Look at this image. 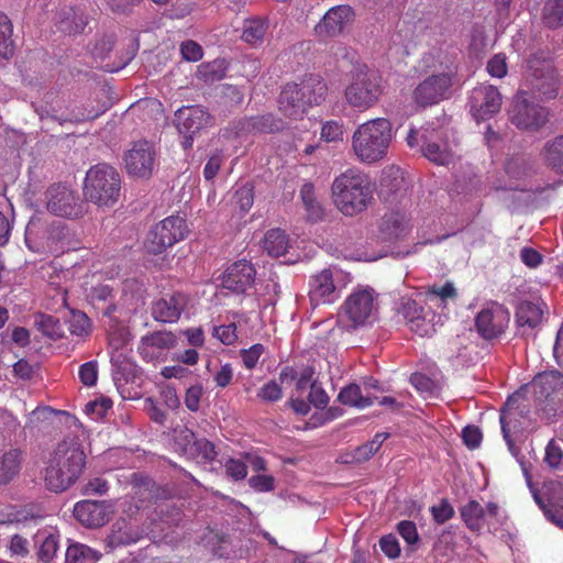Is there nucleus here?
<instances>
[{
  "instance_id": "nucleus-1",
  "label": "nucleus",
  "mask_w": 563,
  "mask_h": 563,
  "mask_svg": "<svg viewBox=\"0 0 563 563\" xmlns=\"http://www.w3.org/2000/svg\"><path fill=\"white\" fill-rule=\"evenodd\" d=\"M86 466V454L77 439L60 441L49 453L44 468V483L49 492L62 493L71 487Z\"/></svg>"
},
{
  "instance_id": "nucleus-2",
  "label": "nucleus",
  "mask_w": 563,
  "mask_h": 563,
  "mask_svg": "<svg viewBox=\"0 0 563 563\" xmlns=\"http://www.w3.org/2000/svg\"><path fill=\"white\" fill-rule=\"evenodd\" d=\"M331 192L338 210L353 217L367 209L374 187L365 173L350 168L334 178Z\"/></svg>"
},
{
  "instance_id": "nucleus-3",
  "label": "nucleus",
  "mask_w": 563,
  "mask_h": 563,
  "mask_svg": "<svg viewBox=\"0 0 563 563\" xmlns=\"http://www.w3.org/2000/svg\"><path fill=\"white\" fill-rule=\"evenodd\" d=\"M327 92V82L320 76H305L300 82H288L283 87L278 109L287 118L301 119L309 108L324 101Z\"/></svg>"
},
{
  "instance_id": "nucleus-4",
  "label": "nucleus",
  "mask_w": 563,
  "mask_h": 563,
  "mask_svg": "<svg viewBox=\"0 0 563 563\" xmlns=\"http://www.w3.org/2000/svg\"><path fill=\"white\" fill-rule=\"evenodd\" d=\"M393 141V125L388 119L376 118L360 124L352 136V150L364 164L382 161Z\"/></svg>"
},
{
  "instance_id": "nucleus-5",
  "label": "nucleus",
  "mask_w": 563,
  "mask_h": 563,
  "mask_svg": "<svg viewBox=\"0 0 563 563\" xmlns=\"http://www.w3.org/2000/svg\"><path fill=\"white\" fill-rule=\"evenodd\" d=\"M121 183V176L114 167L104 163L97 164L86 173L84 196L98 207L111 208L119 200Z\"/></svg>"
},
{
  "instance_id": "nucleus-6",
  "label": "nucleus",
  "mask_w": 563,
  "mask_h": 563,
  "mask_svg": "<svg viewBox=\"0 0 563 563\" xmlns=\"http://www.w3.org/2000/svg\"><path fill=\"white\" fill-rule=\"evenodd\" d=\"M383 90L382 77L363 66L352 73L344 97L350 107L365 111L378 102Z\"/></svg>"
},
{
  "instance_id": "nucleus-7",
  "label": "nucleus",
  "mask_w": 563,
  "mask_h": 563,
  "mask_svg": "<svg viewBox=\"0 0 563 563\" xmlns=\"http://www.w3.org/2000/svg\"><path fill=\"white\" fill-rule=\"evenodd\" d=\"M440 70L433 71L423 79L413 90V100L420 107H428L446 99L456 75V68L452 60L446 58L440 63Z\"/></svg>"
},
{
  "instance_id": "nucleus-8",
  "label": "nucleus",
  "mask_w": 563,
  "mask_h": 563,
  "mask_svg": "<svg viewBox=\"0 0 563 563\" xmlns=\"http://www.w3.org/2000/svg\"><path fill=\"white\" fill-rule=\"evenodd\" d=\"M45 198L47 211L55 217L76 220L88 212L87 202L76 190L66 185H51L45 192Z\"/></svg>"
},
{
  "instance_id": "nucleus-9",
  "label": "nucleus",
  "mask_w": 563,
  "mask_h": 563,
  "mask_svg": "<svg viewBox=\"0 0 563 563\" xmlns=\"http://www.w3.org/2000/svg\"><path fill=\"white\" fill-rule=\"evenodd\" d=\"M188 232L186 219L178 214L169 216L151 229L145 241V247L151 254H162L186 239Z\"/></svg>"
},
{
  "instance_id": "nucleus-10",
  "label": "nucleus",
  "mask_w": 563,
  "mask_h": 563,
  "mask_svg": "<svg viewBox=\"0 0 563 563\" xmlns=\"http://www.w3.org/2000/svg\"><path fill=\"white\" fill-rule=\"evenodd\" d=\"M377 294L371 287L357 288L347 296L342 312L352 328L364 327L376 320L378 312Z\"/></svg>"
},
{
  "instance_id": "nucleus-11",
  "label": "nucleus",
  "mask_w": 563,
  "mask_h": 563,
  "mask_svg": "<svg viewBox=\"0 0 563 563\" xmlns=\"http://www.w3.org/2000/svg\"><path fill=\"white\" fill-rule=\"evenodd\" d=\"M529 406L519 391L509 396L500 410V424L504 440L509 451L516 454L518 449L515 445L512 434L521 433L525 429V420L528 419Z\"/></svg>"
},
{
  "instance_id": "nucleus-12",
  "label": "nucleus",
  "mask_w": 563,
  "mask_h": 563,
  "mask_svg": "<svg viewBox=\"0 0 563 563\" xmlns=\"http://www.w3.org/2000/svg\"><path fill=\"white\" fill-rule=\"evenodd\" d=\"M440 132L433 128H422L421 130L410 129L407 135L409 147L421 146V152L426 158L437 165H448L453 161V153L445 143H438Z\"/></svg>"
},
{
  "instance_id": "nucleus-13",
  "label": "nucleus",
  "mask_w": 563,
  "mask_h": 563,
  "mask_svg": "<svg viewBox=\"0 0 563 563\" xmlns=\"http://www.w3.org/2000/svg\"><path fill=\"white\" fill-rule=\"evenodd\" d=\"M175 124L183 135L181 146L188 150L192 147L195 136L212 125V117L203 107H183L175 113Z\"/></svg>"
},
{
  "instance_id": "nucleus-14",
  "label": "nucleus",
  "mask_w": 563,
  "mask_h": 563,
  "mask_svg": "<svg viewBox=\"0 0 563 563\" xmlns=\"http://www.w3.org/2000/svg\"><path fill=\"white\" fill-rule=\"evenodd\" d=\"M527 82L531 92L544 99H553L558 95V77L552 64L536 56L527 62Z\"/></svg>"
},
{
  "instance_id": "nucleus-15",
  "label": "nucleus",
  "mask_w": 563,
  "mask_h": 563,
  "mask_svg": "<svg viewBox=\"0 0 563 563\" xmlns=\"http://www.w3.org/2000/svg\"><path fill=\"white\" fill-rule=\"evenodd\" d=\"M528 92L520 90L515 97L510 112V121L521 130H539L548 121L545 108L529 102Z\"/></svg>"
},
{
  "instance_id": "nucleus-16",
  "label": "nucleus",
  "mask_w": 563,
  "mask_h": 563,
  "mask_svg": "<svg viewBox=\"0 0 563 563\" xmlns=\"http://www.w3.org/2000/svg\"><path fill=\"white\" fill-rule=\"evenodd\" d=\"M509 321V310L504 305L492 302L477 313L475 327L483 339L493 340L505 332Z\"/></svg>"
},
{
  "instance_id": "nucleus-17",
  "label": "nucleus",
  "mask_w": 563,
  "mask_h": 563,
  "mask_svg": "<svg viewBox=\"0 0 563 563\" xmlns=\"http://www.w3.org/2000/svg\"><path fill=\"white\" fill-rule=\"evenodd\" d=\"M501 103L498 88L486 84L473 88L468 99L470 111L477 122L486 121L498 113Z\"/></svg>"
},
{
  "instance_id": "nucleus-18",
  "label": "nucleus",
  "mask_w": 563,
  "mask_h": 563,
  "mask_svg": "<svg viewBox=\"0 0 563 563\" xmlns=\"http://www.w3.org/2000/svg\"><path fill=\"white\" fill-rule=\"evenodd\" d=\"M530 389L536 400L550 410H555L556 402L563 400V374L559 371H550L538 374L530 383Z\"/></svg>"
},
{
  "instance_id": "nucleus-19",
  "label": "nucleus",
  "mask_w": 563,
  "mask_h": 563,
  "mask_svg": "<svg viewBox=\"0 0 563 563\" xmlns=\"http://www.w3.org/2000/svg\"><path fill=\"white\" fill-rule=\"evenodd\" d=\"M129 175L137 178H150L155 167V151L147 141L133 143L124 156Z\"/></svg>"
},
{
  "instance_id": "nucleus-20",
  "label": "nucleus",
  "mask_w": 563,
  "mask_h": 563,
  "mask_svg": "<svg viewBox=\"0 0 563 563\" xmlns=\"http://www.w3.org/2000/svg\"><path fill=\"white\" fill-rule=\"evenodd\" d=\"M355 12L349 4H340L330 8L322 20L314 26V32L320 38H329L340 35L346 25L354 21Z\"/></svg>"
},
{
  "instance_id": "nucleus-21",
  "label": "nucleus",
  "mask_w": 563,
  "mask_h": 563,
  "mask_svg": "<svg viewBox=\"0 0 563 563\" xmlns=\"http://www.w3.org/2000/svg\"><path fill=\"white\" fill-rule=\"evenodd\" d=\"M188 302V296L181 291L167 292L152 303V317L162 323L177 322Z\"/></svg>"
},
{
  "instance_id": "nucleus-22",
  "label": "nucleus",
  "mask_w": 563,
  "mask_h": 563,
  "mask_svg": "<svg viewBox=\"0 0 563 563\" xmlns=\"http://www.w3.org/2000/svg\"><path fill=\"white\" fill-rule=\"evenodd\" d=\"M461 519L470 531L481 534L488 520L499 515V506L489 501L483 507L477 500L471 499L460 508Z\"/></svg>"
},
{
  "instance_id": "nucleus-23",
  "label": "nucleus",
  "mask_w": 563,
  "mask_h": 563,
  "mask_svg": "<svg viewBox=\"0 0 563 563\" xmlns=\"http://www.w3.org/2000/svg\"><path fill=\"white\" fill-rule=\"evenodd\" d=\"M112 514L111 505L107 501L81 500L75 504L74 516L84 526L99 528L104 526Z\"/></svg>"
},
{
  "instance_id": "nucleus-24",
  "label": "nucleus",
  "mask_w": 563,
  "mask_h": 563,
  "mask_svg": "<svg viewBox=\"0 0 563 563\" xmlns=\"http://www.w3.org/2000/svg\"><path fill=\"white\" fill-rule=\"evenodd\" d=\"M177 443L181 446L184 455L201 463H210L214 461L218 455L212 442L206 439H197L195 433L189 429L179 432Z\"/></svg>"
},
{
  "instance_id": "nucleus-25",
  "label": "nucleus",
  "mask_w": 563,
  "mask_h": 563,
  "mask_svg": "<svg viewBox=\"0 0 563 563\" xmlns=\"http://www.w3.org/2000/svg\"><path fill=\"white\" fill-rule=\"evenodd\" d=\"M255 279V269L253 265L245 261H238L231 264L223 277H222V286L223 288L235 292V294H244L252 285Z\"/></svg>"
},
{
  "instance_id": "nucleus-26",
  "label": "nucleus",
  "mask_w": 563,
  "mask_h": 563,
  "mask_svg": "<svg viewBox=\"0 0 563 563\" xmlns=\"http://www.w3.org/2000/svg\"><path fill=\"white\" fill-rule=\"evenodd\" d=\"M332 271L322 269L320 273L311 276L309 282V299L312 306L331 303L338 298Z\"/></svg>"
},
{
  "instance_id": "nucleus-27",
  "label": "nucleus",
  "mask_w": 563,
  "mask_h": 563,
  "mask_svg": "<svg viewBox=\"0 0 563 563\" xmlns=\"http://www.w3.org/2000/svg\"><path fill=\"white\" fill-rule=\"evenodd\" d=\"M545 310L547 305L543 301L523 300L519 302L515 312L517 327L529 330L538 328L543 321Z\"/></svg>"
},
{
  "instance_id": "nucleus-28",
  "label": "nucleus",
  "mask_w": 563,
  "mask_h": 563,
  "mask_svg": "<svg viewBox=\"0 0 563 563\" xmlns=\"http://www.w3.org/2000/svg\"><path fill=\"white\" fill-rule=\"evenodd\" d=\"M140 538V532L129 521L119 519L111 527L107 537V545L111 549L125 547L137 542Z\"/></svg>"
},
{
  "instance_id": "nucleus-29",
  "label": "nucleus",
  "mask_w": 563,
  "mask_h": 563,
  "mask_svg": "<svg viewBox=\"0 0 563 563\" xmlns=\"http://www.w3.org/2000/svg\"><path fill=\"white\" fill-rule=\"evenodd\" d=\"M382 233L390 241L406 236L411 229L409 219L401 212L386 213L380 223Z\"/></svg>"
},
{
  "instance_id": "nucleus-30",
  "label": "nucleus",
  "mask_w": 563,
  "mask_h": 563,
  "mask_svg": "<svg viewBox=\"0 0 563 563\" xmlns=\"http://www.w3.org/2000/svg\"><path fill=\"white\" fill-rule=\"evenodd\" d=\"M176 344V336L170 331H155L142 336L139 352L143 357H153L150 349L169 350Z\"/></svg>"
},
{
  "instance_id": "nucleus-31",
  "label": "nucleus",
  "mask_w": 563,
  "mask_h": 563,
  "mask_svg": "<svg viewBox=\"0 0 563 563\" xmlns=\"http://www.w3.org/2000/svg\"><path fill=\"white\" fill-rule=\"evenodd\" d=\"M38 544L37 556L44 563H51L59 549V536L49 530H40L34 537Z\"/></svg>"
},
{
  "instance_id": "nucleus-32",
  "label": "nucleus",
  "mask_w": 563,
  "mask_h": 563,
  "mask_svg": "<svg viewBox=\"0 0 563 563\" xmlns=\"http://www.w3.org/2000/svg\"><path fill=\"white\" fill-rule=\"evenodd\" d=\"M22 465V452L11 449L0 454V485L12 481L20 472Z\"/></svg>"
},
{
  "instance_id": "nucleus-33",
  "label": "nucleus",
  "mask_w": 563,
  "mask_h": 563,
  "mask_svg": "<svg viewBox=\"0 0 563 563\" xmlns=\"http://www.w3.org/2000/svg\"><path fill=\"white\" fill-rule=\"evenodd\" d=\"M300 198L307 212V219L310 222H319L324 218V209L317 200L314 186L311 183H305L300 189Z\"/></svg>"
},
{
  "instance_id": "nucleus-34",
  "label": "nucleus",
  "mask_w": 563,
  "mask_h": 563,
  "mask_svg": "<svg viewBox=\"0 0 563 563\" xmlns=\"http://www.w3.org/2000/svg\"><path fill=\"white\" fill-rule=\"evenodd\" d=\"M289 247V239L280 229L268 230L263 240V249L273 257L285 255Z\"/></svg>"
},
{
  "instance_id": "nucleus-35",
  "label": "nucleus",
  "mask_w": 563,
  "mask_h": 563,
  "mask_svg": "<svg viewBox=\"0 0 563 563\" xmlns=\"http://www.w3.org/2000/svg\"><path fill=\"white\" fill-rule=\"evenodd\" d=\"M338 400L346 406L360 409L374 405L372 397L363 396L361 387L357 384L345 386L338 395Z\"/></svg>"
},
{
  "instance_id": "nucleus-36",
  "label": "nucleus",
  "mask_w": 563,
  "mask_h": 563,
  "mask_svg": "<svg viewBox=\"0 0 563 563\" xmlns=\"http://www.w3.org/2000/svg\"><path fill=\"white\" fill-rule=\"evenodd\" d=\"M100 558V552L81 543L69 545L65 554L66 563H96Z\"/></svg>"
},
{
  "instance_id": "nucleus-37",
  "label": "nucleus",
  "mask_w": 563,
  "mask_h": 563,
  "mask_svg": "<svg viewBox=\"0 0 563 563\" xmlns=\"http://www.w3.org/2000/svg\"><path fill=\"white\" fill-rule=\"evenodd\" d=\"M13 25L10 19L0 12V58L9 59L14 53V41L12 38Z\"/></svg>"
},
{
  "instance_id": "nucleus-38",
  "label": "nucleus",
  "mask_w": 563,
  "mask_h": 563,
  "mask_svg": "<svg viewBox=\"0 0 563 563\" xmlns=\"http://www.w3.org/2000/svg\"><path fill=\"white\" fill-rule=\"evenodd\" d=\"M543 156L552 168L563 174V135L547 142L543 148Z\"/></svg>"
},
{
  "instance_id": "nucleus-39",
  "label": "nucleus",
  "mask_w": 563,
  "mask_h": 563,
  "mask_svg": "<svg viewBox=\"0 0 563 563\" xmlns=\"http://www.w3.org/2000/svg\"><path fill=\"white\" fill-rule=\"evenodd\" d=\"M542 20L550 29L563 25V0H545L542 9Z\"/></svg>"
},
{
  "instance_id": "nucleus-40",
  "label": "nucleus",
  "mask_w": 563,
  "mask_h": 563,
  "mask_svg": "<svg viewBox=\"0 0 563 563\" xmlns=\"http://www.w3.org/2000/svg\"><path fill=\"white\" fill-rule=\"evenodd\" d=\"M267 31V23L261 19L245 21L242 38L250 44H256L264 40Z\"/></svg>"
},
{
  "instance_id": "nucleus-41",
  "label": "nucleus",
  "mask_w": 563,
  "mask_h": 563,
  "mask_svg": "<svg viewBox=\"0 0 563 563\" xmlns=\"http://www.w3.org/2000/svg\"><path fill=\"white\" fill-rule=\"evenodd\" d=\"M249 126L260 133H274L283 129V121L276 119L272 113H266L251 118Z\"/></svg>"
},
{
  "instance_id": "nucleus-42",
  "label": "nucleus",
  "mask_w": 563,
  "mask_h": 563,
  "mask_svg": "<svg viewBox=\"0 0 563 563\" xmlns=\"http://www.w3.org/2000/svg\"><path fill=\"white\" fill-rule=\"evenodd\" d=\"M68 330L73 335L85 338L91 332V322L82 311H71L67 320Z\"/></svg>"
},
{
  "instance_id": "nucleus-43",
  "label": "nucleus",
  "mask_w": 563,
  "mask_h": 563,
  "mask_svg": "<svg viewBox=\"0 0 563 563\" xmlns=\"http://www.w3.org/2000/svg\"><path fill=\"white\" fill-rule=\"evenodd\" d=\"M423 310V307L413 299L401 298L397 308V314L401 317L406 325H408L410 323V319H415L417 316L422 313Z\"/></svg>"
},
{
  "instance_id": "nucleus-44",
  "label": "nucleus",
  "mask_w": 563,
  "mask_h": 563,
  "mask_svg": "<svg viewBox=\"0 0 563 563\" xmlns=\"http://www.w3.org/2000/svg\"><path fill=\"white\" fill-rule=\"evenodd\" d=\"M344 124L342 121L329 120L322 124L321 139L325 142H338L343 140Z\"/></svg>"
},
{
  "instance_id": "nucleus-45",
  "label": "nucleus",
  "mask_w": 563,
  "mask_h": 563,
  "mask_svg": "<svg viewBox=\"0 0 563 563\" xmlns=\"http://www.w3.org/2000/svg\"><path fill=\"white\" fill-rule=\"evenodd\" d=\"M544 463L551 470H559L563 462V450L554 439L550 440L544 454Z\"/></svg>"
},
{
  "instance_id": "nucleus-46",
  "label": "nucleus",
  "mask_w": 563,
  "mask_h": 563,
  "mask_svg": "<svg viewBox=\"0 0 563 563\" xmlns=\"http://www.w3.org/2000/svg\"><path fill=\"white\" fill-rule=\"evenodd\" d=\"M407 327L411 332L421 338L431 336L435 332L434 324L426 318L424 311L415 319H410V323Z\"/></svg>"
},
{
  "instance_id": "nucleus-47",
  "label": "nucleus",
  "mask_w": 563,
  "mask_h": 563,
  "mask_svg": "<svg viewBox=\"0 0 563 563\" xmlns=\"http://www.w3.org/2000/svg\"><path fill=\"white\" fill-rule=\"evenodd\" d=\"M98 362L92 360L80 365L78 377L82 385L92 387L98 380Z\"/></svg>"
},
{
  "instance_id": "nucleus-48",
  "label": "nucleus",
  "mask_w": 563,
  "mask_h": 563,
  "mask_svg": "<svg viewBox=\"0 0 563 563\" xmlns=\"http://www.w3.org/2000/svg\"><path fill=\"white\" fill-rule=\"evenodd\" d=\"M397 532L409 547L417 545L420 538L417 526L411 520H401L397 523Z\"/></svg>"
},
{
  "instance_id": "nucleus-49",
  "label": "nucleus",
  "mask_w": 563,
  "mask_h": 563,
  "mask_svg": "<svg viewBox=\"0 0 563 563\" xmlns=\"http://www.w3.org/2000/svg\"><path fill=\"white\" fill-rule=\"evenodd\" d=\"M432 514L433 520L438 525H443L450 519H452L455 515L453 506L449 503L448 499L443 498L437 506H432L430 509Z\"/></svg>"
},
{
  "instance_id": "nucleus-50",
  "label": "nucleus",
  "mask_w": 563,
  "mask_h": 563,
  "mask_svg": "<svg viewBox=\"0 0 563 563\" xmlns=\"http://www.w3.org/2000/svg\"><path fill=\"white\" fill-rule=\"evenodd\" d=\"M234 200L241 211L247 212L254 201L253 187L249 185L241 186L234 192Z\"/></svg>"
},
{
  "instance_id": "nucleus-51",
  "label": "nucleus",
  "mask_w": 563,
  "mask_h": 563,
  "mask_svg": "<svg viewBox=\"0 0 563 563\" xmlns=\"http://www.w3.org/2000/svg\"><path fill=\"white\" fill-rule=\"evenodd\" d=\"M507 57L505 54H495L487 63L486 69L488 74L496 78H503L507 75Z\"/></svg>"
},
{
  "instance_id": "nucleus-52",
  "label": "nucleus",
  "mask_w": 563,
  "mask_h": 563,
  "mask_svg": "<svg viewBox=\"0 0 563 563\" xmlns=\"http://www.w3.org/2000/svg\"><path fill=\"white\" fill-rule=\"evenodd\" d=\"M224 468L228 477H230L234 482L242 481L247 475V466L241 460L229 459L224 464Z\"/></svg>"
},
{
  "instance_id": "nucleus-53",
  "label": "nucleus",
  "mask_w": 563,
  "mask_h": 563,
  "mask_svg": "<svg viewBox=\"0 0 563 563\" xmlns=\"http://www.w3.org/2000/svg\"><path fill=\"white\" fill-rule=\"evenodd\" d=\"M180 53L187 62H198L202 58V47L195 41L188 40L181 43Z\"/></svg>"
},
{
  "instance_id": "nucleus-54",
  "label": "nucleus",
  "mask_w": 563,
  "mask_h": 563,
  "mask_svg": "<svg viewBox=\"0 0 563 563\" xmlns=\"http://www.w3.org/2000/svg\"><path fill=\"white\" fill-rule=\"evenodd\" d=\"M213 335L223 344L231 345L238 340L235 323L223 324L213 328Z\"/></svg>"
},
{
  "instance_id": "nucleus-55",
  "label": "nucleus",
  "mask_w": 563,
  "mask_h": 563,
  "mask_svg": "<svg viewBox=\"0 0 563 563\" xmlns=\"http://www.w3.org/2000/svg\"><path fill=\"white\" fill-rule=\"evenodd\" d=\"M309 404L313 405L318 409H323L329 404V397L324 389L317 384V382L311 383L310 391L308 395Z\"/></svg>"
},
{
  "instance_id": "nucleus-56",
  "label": "nucleus",
  "mask_w": 563,
  "mask_h": 563,
  "mask_svg": "<svg viewBox=\"0 0 563 563\" xmlns=\"http://www.w3.org/2000/svg\"><path fill=\"white\" fill-rule=\"evenodd\" d=\"M111 407V399L101 397L99 399L87 402L85 406V412L87 415H96L97 418H102Z\"/></svg>"
},
{
  "instance_id": "nucleus-57",
  "label": "nucleus",
  "mask_w": 563,
  "mask_h": 563,
  "mask_svg": "<svg viewBox=\"0 0 563 563\" xmlns=\"http://www.w3.org/2000/svg\"><path fill=\"white\" fill-rule=\"evenodd\" d=\"M264 353V346L260 343L241 351V357L246 368L252 369L256 366L258 358Z\"/></svg>"
},
{
  "instance_id": "nucleus-58",
  "label": "nucleus",
  "mask_w": 563,
  "mask_h": 563,
  "mask_svg": "<svg viewBox=\"0 0 563 563\" xmlns=\"http://www.w3.org/2000/svg\"><path fill=\"white\" fill-rule=\"evenodd\" d=\"M462 439L470 450H474L481 445L483 433L478 427L466 426L462 431Z\"/></svg>"
},
{
  "instance_id": "nucleus-59",
  "label": "nucleus",
  "mask_w": 563,
  "mask_h": 563,
  "mask_svg": "<svg viewBox=\"0 0 563 563\" xmlns=\"http://www.w3.org/2000/svg\"><path fill=\"white\" fill-rule=\"evenodd\" d=\"M257 396L265 401H277L283 397V389L275 380H271L262 386Z\"/></svg>"
},
{
  "instance_id": "nucleus-60",
  "label": "nucleus",
  "mask_w": 563,
  "mask_h": 563,
  "mask_svg": "<svg viewBox=\"0 0 563 563\" xmlns=\"http://www.w3.org/2000/svg\"><path fill=\"white\" fill-rule=\"evenodd\" d=\"M379 547L383 553L389 559H396L400 555L399 542L391 533L380 538Z\"/></svg>"
},
{
  "instance_id": "nucleus-61",
  "label": "nucleus",
  "mask_w": 563,
  "mask_h": 563,
  "mask_svg": "<svg viewBox=\"0 0 563 563\" xmlns=\"http://www.w3.org/2000/svg\"><path fill=\"white\" fill-rule=\"evenodd\" d=\"M410 383L421 394H431L435 387L434 382L422 373H413Z\"/></svg>"
},
{
  "instance_id": "nucleus-62",
  "label": "nucleus",
  "mask_w": 563,
  "mask_h": 563,
  "mask_svg": "<svg viewBox=\"0 0 563 563\" xmlns=\"http://www.w3.org/2000/svg\"><path fill=\"white\" fill-rule=\"evenodd\" d=\"M249 484L260 493L272 492L275 488V479L271 475H254L249 479Z\"/></svg>"
},
{
  "instance_id": "nucleus-63",
  "label": "nucleus",
  "mask_w": 563,
  "mask_h": 563,
  "mask_svg": "<svg viewBox=\"0 0 563 563\" xmlns=\"http://www.w3.org/2000/svg\"><path fill=\"white\" fill-rule=\"evenodd\" d=\"M427 294L430 296H437L442 301H446L448 299H455L457 297L456 289L454 285L450 282H446L442 286L433 285L429 287Z\"/></svg>"
},
{
  "instance_id": "nucleus-64",
  "label": "nucleus",
  "mask_w": 563,
  "mask_h": 563,
  "mask_svg": "<svg viewBox=\"0 0 563 563\" xmlns=\"http://www.w3.org/2000/svg\"><path fill=\"white\" fill-rule=\"evenodd\" d=\"M223 163V155L221 152L213 153L203 168V177L206 180H212L219 173Z\"/></svg>"
}]
</instances>
